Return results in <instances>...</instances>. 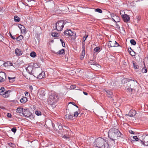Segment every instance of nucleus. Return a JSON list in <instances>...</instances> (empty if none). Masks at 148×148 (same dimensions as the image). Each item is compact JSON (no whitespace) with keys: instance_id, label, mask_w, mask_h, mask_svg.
<instances>
[{"instance_id":"f257e3e1","label":"nucleus","mask_w":148,"mask_h":148,"mask_svg":"<svg viewBox=\"0 0 148 148\" xmlns=\"http://www.w3.org/2000/svg\"><path fill=\"white\" fill-rule=\"evenodd\" d=\"M108 137L112 142V144H114L115 141L117 139L121 138L123 139L124 136L117 129L113 128L110 129L108 132Z\"/></svg>"},{"instance_id":"f03ea898","label":"nucleus","mask_w":148,"mask_h":148,"mask_svg":"<svg viewBox=\"0 0 148 148\" xmlns=\"http://www.w3.org/2000/svg\"><path fill=\"white\" fill-rule=\"evenodd\" d=\"M94 144L96 146L100 148H109V145L106 139L101 137L96 139Z\"/></svg>"},{"instance_id":"7ed1b4c3","label":"nucleus","mask_w":148,"mask_h":148,"mask_svg":"<svg viewBox=\"0 0 148 148\" xmlns=\"http://www.w3.org/2000/svg\"><path fill=\"white\" fill-rule=\"evenodd\" d=\"M64 25V22L63 20L57 22L55 25V27L53 28L54 30H56L58 31H60L62 29Z\"/></svg>"},{"instance_id":"20e7f679","label":"nucleus","mask_w":148,"mask_h":148,"mask_svg":"<svg viewBox=\"0 0 148 148\" xmlns=\"http://www.w3.org/2000/svg\"><path fill=\"white\" fill-rule=\"evenodd\" d=\"M49 100L51 104H53L56 102L58 100V97L57 94L53 93L50 95L49 97Z\"/></svg>"},{"instance_id":"39448f33","label":"nucleus","mask_w":148,"mask_h":148,"mask_svg":"<svg viewBox=\"0 0 148 148\" xmlns=\"http://www.w3.org/2000/svg\"><path fill=\"white\" fill-rule=\"evenodd\" d=\"M5 88L3 87H1L0 89V95H2L4 98H7L10 96L9 93L11 92L10 90H8L4 91Z\"/></svg>"},{"instance_id":"423d86ee","label":"nucleus","mask_w":148,"mask_h":148,"mask_svg":"<svg viewBox=\"0 0 148 148\" xmlns=\"http://www.w3.org/2000/svg\"><path fill=\"white\" fill-rule=\"evenodd\" d=\"M142 140L139 139V141H140V143L142 145H143L145 146H148V135H147L145 136H142Z\"/></svg>"},{"instance_id":"0eeeda50","label":"nucleus","mask_w":148,"mask_h":148,"mask_svg":"<svg viewBox=\"0 0 148 148\" xmlns=\"http://www.w3.org/2000/svg\"><path fill=\"white\" fill-rule=\"evenodd\" d=\"M22 114L21 115L22 116H24L25 117H29L32 116V113L29 109H24Z\"/></svg>"},{"instance_id":"6e6552de","label":"nucleus","mask_w":148,"mask_h":148,"mask_svg":"<svg viewBox=\"0 0 148 148\" xmlns=\"http://www.w3.org/2000/svg\"><path fill=\"white\" fill-rule=\"evenodd\" d=\"M103 91L106 92V95L109 98H112L113 96V93L111 90L107 88L103 89Z\"/></svg>"},{"instance_id":"1a4fd4ad","label":"nucleus","mask_w":148,"mask_h":148,"mask_svg":"<svg viewBox=\"0 0 148 148\" xmlns=\"http://www.w3.org/2000/svg\"><path fill=\"white\" fill-rule=\"evenodd\" d=\"M64 34L65 36H71L74 35L75 33L72 32L71 29H67L65 30Z\"/></svg>"},{"instance_id":"9d476101","label":"nucleus","mask_w":148,"mask_h":148,"mask_svg":"<svg viewBox=\"0 0 148 148\" xmlns=\"http://www.w3.org/2000/svg\"><path fill=\"white\" fill-rule=\"evenodd\" d=\"M111 15L113 20L116 23L120 21V18L117 15L113 13L111 14Z\"/></svg>"},{"instance_id":"9b49d317","label":"nucleus","mask_w":148,"mask_h":148,"mask_svg":"<svg viewBox=\"0 0 148 148\" xmlns=\"http://www.w3.org/2000/svg\"><path fill=\"white\" fill-rule=\"evenodd\" d=\"M120 14L124 22H127L130 20V17L127 14H121V12H120Z\"/></svg>"},{"instance_id":"f8f14e48","label":"nucleus","mask_w":148,"mask_h":148,"mask_svg":"<svg viewBox=\"0 0 148 148\" xmlns=\"http://www.w3.org/2000/svg\"><path fill=\"white\" fill-rule=\"evenodd\" d=\"M6 74L2 72H0V82H3L6 79Z\"/></svg>"},{"instance_id":"ddd939ff","label":"nucleus","mask_w":148,"mask_h":148,"mask_svg":"<svg viewBox=\"0 0 148 148\" xmlns=\"http://www.w3.org/2000/svg\"><path fill=\"white\" fill-rule=\"evenodd\" d=\"M35 75H34V77H36L37 76V78L39 79H41L44 77L45 76V73L44 72L42 71L41 72H40L38 75V74L35 73Z\"/></svg>"},{"instance_id":"4468645a","label":"nucleus","mask_w":148,"mask_h":148,"mask_svg":"<svg viewBox=\"0 0 148 148\" xmlns=\"http://www.w3.org/2000/svg\"><path fill=\"white\" fill-rule=\"evenodd\" d=\"M85 45L84 43L83 42L82 46V54L80 56V59L82 60H83L85 54Z\"/></svg>"},{"instance_id":"2eb2a0df","label":"nucleus","mask_w":148,"mask_h":148,"mask_svg":"<svg viewBox=\"0 0 148 148\" xmlns=\"http://www.w3.org/2000/svg\"><path fill=\"white\" fill-rule=\"evenodd\" d=\"M88 63L90 65H91L93 66H97L98 68L101 67V66L100 65L98 64L95 61L92 60H90Z\"/></svg>"},{"instance_id":"dca6fc26","label":"nucleus","mask_w":148,"mask_h":148,"mask_svg":"<svg viewBox=\"0 0 148 148\" xmlns=\"http://www.w3.org/2000/svg\"><path fill=\"white\" fill-rule=\"evenodd\" d=\"M136 114V111L134 110H130L128 114V115L130 117L133 116L135 115Z\"/></svg>"},{"instance_id":"f3484780","label":"nucleus","mask_w":148,"mask_h":148,"mask_svg":"<svg viewBox=\"0 0 148 148\" xmlns=\"http://www.w3.org/2000/svg\"><path fill=\"white\" fill-rule=\"evenodd\" d=\"M33 67L32 66H29L26 68V71L29 74H32V71L33 70Z\"/></svg>"},{"instance_id":"a211bd4d","label":"nucleus","mask_w":148,"mask_h":148,"mask_svg":"<svg viewBox=\"0 0 148 148\" xmlns=\"http://www.w3.org/2000/svg\"><path fill=\"white\" fill-rule=\"evenodd\" d=\"M15 53L16 56H20L22 55L23 53V52L20 49L18 48H16L15 50Z\"/></svg>"},{"instance_id":"6ab92c4d","label":"nucleus","mask_w":148,"mask_h":148,"mask_svg":"<svg viewBox=\"0 0 148 148\" xmlns=\"http://www.w3.org/2000/svg\"><path fill=\"white\" fill-rule=\"evenodd\" d=\"M108 47L109 48L112 47H114V42L110 41L108 44Z\"/></svg>"},{"instance_id":"aec40b11","label":"nucleus","mask_w":148,"mask_h":148,"mask_svg":"<svg viewBox=\"0 0 148 148\" xmlns=\"http://www.w3.org/2000/svg\"><path fill=\"white\" fill-rule=\"evenodd\" d=\"M13 64L10 62H7L4 63L3 65L5 67H8V66H12Z\"/></svg>"},{"instance_id":"412c9836","label":"nucleus","mask_w":148,"mask_h":148,"mask_svg":"<svg viewBox=\"0 0 148 148\" xmlns=\"http://www.w3.org/2000/svg\"><path fill=\"white\" fill-rule=\"evenodd\" d=\"M27 98L25 97H23L20 100L21 103H24L27 101Z\"/></svg>"},{"instance_id":"4be33fe9","label":"nucleus","mask_w":148,"mask_h":148,"mask_svg":"<svg viewBox=\"0 0 148 148\" xmlns=\"http://www.w3.org/2000/svg\"><path fill=\"white\" fill-rule=\"evenodd\" d=\"M24 109L21 108H18L16 110V111L17 113H23Z\"/></svg>"},{"instance_id":"5701e85b","label":"nucleus","mask_w":148,"mask_h":148,"mask_svg":"<svg viewBox=\"0 0 148 148\" xmlns=\"http://www.w3.org/2000/svg\"><path fill=\"white\" fill-rule=\"evenodd\" d=\"M51 35L54 37H58L59 36V35L58 33L55 32H52L51 33Z\"/></svg>"},{"instance_id":"b1692460","label":"nucleus","mask_w":148,"mask_h":148,"mask_svg":"<svg viewBox=\"0 0 148 148\" xmlns=\"http://www.w3.org/2000/svg\"><path fill=\"white\" fill-rule=\"evenodd\" d=\"M127 85H129L130 86H128V87L127 88V90L129 92L131 91V92H132L133 90V88H131V87H130V88L129 87L130 86H131V84H130V83L129 82H128L127 83Z\"/></svg>"},{"instance_id":"393cba45","label":"nucleus","mask_w":148,"mask_h":148,"mask_svg":"<svg viewBox=\"0 0 148 148\" xmlns=\"http://www.w3.org/2000/svg\"><path fill=\"white\" fill-rule=\"evenodd\" d=\"M65 116H66L67 119L69 120H72L73 119V115L66 114Z\"/></svg>"},{"instance_id":"a878e982","label":"nucleus","mask_w":148,"mask_h":148,"mask_svg":"<svg viewBox=\"0 0 148 148\" xmlns=\"http://www.w3.org/2000/svg\"><path fill=\"white\" fill-rule=\"evenodd\" d=\"M41 70L40 69H35L34 71V74L35 75V73H36V74H38V75L40 73L41 71Z\"/></svg>"},{"instance_id":"bb28decb","label":"nucleus","mask_w":148,"mask_h":148,"mask_svg":"<svg viewBox=\"0 0 148 148\" xmlns=\"http://www.w3.org/2000/svg\"><path fill=\"white\" fill-rule=\"evenodd\" d=\"M14 20L15 22H19L20 21V18L17 16H15L14 17Z\"/></svg>"},{"instance_id":"cd10ccee","label":"nucleus","mask_w":148,"mask_h":148,"mask_svg":"<svg viewBox=\"0 0 148 148\" xmlns=\"http://www.w3.org/2000/svg\"><path fill=\"white\" fill-rule=\"evenodd\" d=\"M30 55L31 57L34 58L36 56V53L35 52L32 51L30 53Z\"/></svg>"},{"instance_id":"c85d7f7f","label":"nucleus","mask_w":148,"mask_h":148,"mask_svg":"<svg viewBox=\"0 0 148 148\" xmlns=\"http://www.w3.org/2000/svg\"><path fill=\"white\" fill-rule=\"evenodd\" d=\"M130 43L133 45H135L136 44V42L134 39H131L130 40Z\"/></svg>"},{"instance_id":"c756f323","label":"nucleus","mask_w":148,"mask_h":148,"mask_svg":"<svg viewBox=\"0 0 148 148\" xmlns=\"http://www.w3.org/2000/svg\"><path fill=\"white\" fill-rule=\"evenodd\" d=\"M100 48L99 47H96L94 49V51H95V52H98L100 51Z\"/></svg>"},{"instance_id":"7c9ffc66","label":"nucleus","mask_w":148,"mask_h":148,"mask_svg":"<svg viewBox=\"0 0 148 148\" xmlns=\"http://www.w3.org/2000/svg\"><path fill=\"white\" fill-rule=\"evenodd\" d=\"M64 52V49H62L58 51V53L59 54H63Z\"/></svg>"},{"instance_id":"2f4dec72","label":"nucleus","mask_w":148,"mask_h":148,"mask_svg":"<svg viewBox=\"0 0 148 148\" xmlns=\"http://www.w3.org/2000/svg\"><path fill=\"white\" fill-rule=\"evenodd\" d=\"M95 12H98L100 13H102V10L99 8H97L96 9H95Z\"/></svg>"},{"instance_id":"473e14b6","label":"nucleus","mask_w":148,"mask_h":148,"mask_svg":"<svg viewBox=\"0 0 148 148\" xmlns=\"http://www.w3.org/2000/svg\"><path fill=\"white\" fill-rule=\"evenodd\" d=\"M35 114L37 116H40L41 115V112L39 111H36L35 112Z\"/></svg>"},{"instance_id":"72a5a7b5","label":"nucleus","mask_w":148,"mask_h":148,"mask_svg":"<svg viewBox=\"0 0 148 148\" xmlns=\"http://www.w3.org/2000/svg\"><path fill=\"white\" fill-rule=\"evenodd\" d=\"M8 145L9 146L12 147V148H14L15 147V145L14 143H10L8 144Z\"/></svg>"},{"instance_id":"f704fd0d","label":"nucleus","mask_w":148,"mask_h":148,"mask_svg":"<svg viewBox=\"0 0 148 148\" xmlns=\"http://www.w3.org/2000/svg\"><path fill=\"white\" fill-rule=\"evenodd\" d=\"M23 38V36L22 35H20L18 37L16 38V40L18 41H19L20 40H22Z\"/></svg>"},{"instance_id":"c9c22d12","label":"nucleus","mask_w":148,"mask_h":148,"mask_svg":"<svg viewBox=\"0 0 148 148\" xmlns=\"http://www.w3.org/2000/svg\"><path fill=\"white\" fill-rule=\"evenodd\" d=\"M142 71L143 73H147V70L146 67H143L142 70Z\"/></svg>"},{"instance_id":"e433bc0d","label":"nucleus","mask_w":148,"mask_h":148,"mask_svg":"<svg viewBox=\"0 0 148 148\" xmlns=\"http://www.w3.org/2000/svg\"><path fill=\"white\" fill-rule=\"evenodd\" d=\"M133 66H134V68L135 69H137L138 68V66H137L136 65V63H135L133 61Z\"/></svg>"},{"instance_id":"4c0bfd02","label":"nucleus","mask_w":148,"mask_h":148,"mask_svg":"<svg viewBox=\"0 0 148 148\" xmlns=\"http://www.w3.org/2000/svg\"><path fill=\"white\" fill-rule=\"evenodd\" d=\"M11 130L12 132L14 133H15L17 129L16 127H14L11 129Z\"/></svg>"},{"instance_id":"58836bf2","label":"nucleus","mask_w":148,"mask_h":148,"mask_svg":"<svg viewBox=\"0 0 148 148\" xmlns=\"http://www.w3.org/2000/svg\"><path fill=\"white\" fill-rule=\"evenodd\" d=\"M79 114L78 111H76L74 113V117H77Z\"/></svg>"},{"instance_id":"ea45409f","label":"nucleus","mask_w":148,"mask_h":148,"mask_svg":"<svg viewBox=\"0 0 148 148\" xmlns=\"http://www.w3.org/2000/svg\"><path fill=\"white\" fill-rule=\"evenodd\" d=\"M60 41L61 42H62V47H65V43L64 42L63 40L61 39H60Z\"/></svg>"},{"instance_id":"a19ab883","label":"nucleus","mask_w":148,"mask_h":148,"mask_svg":"<svg viewBox=\"0 0 148 148\" xmlns=\"http://www.w3.org/2000/svg\"><path fill=\"white\" fill-rule=\"evenodd\" d=\"M69 104H72L73 106H75L77 108H78V107L75 104V103L73 102H70L69 103Z\"/></svg>"},{"instance_id":"79ce46f5","label":"nucleus","mask_w":148,"mask_h":148,"mask_svg":"<svg viewBox=\"0 0 148 148\" xmlns=\"http://www.w3.org/2000/svg\"><path fill=\"white\" fill-rule=\"evenodd\" d=\"M18 27L21 29V31H22V28H25V27L24 26H23L21 24H20L18 26Z\"/></svg>"},{"instance_id":"37998d69","label":"nucleus","mask_w":148,"mask_h":148,"mask_svg":"<svg viewBox=\"0 0 148 148\" xmlns=\"http://www.w3.org/2000/svg\"><path fill=\"white\" fill-rule=\"evenodd\" d=\"M76 86L75 85H72L70 86V88L71 89H74L75 88H76Z\"/></svg>"},{"instance_id":"c03bdc74","label":"nucleus","mask_w":148,"mask_h":148,"mask_svg":"<svg viewBox=\"0 0 148 148\" xmlns=\"http://www.w3.org/2000/svg\"><path fill=\"white\" fill-rule=\"evenodd\" d=\"M133 138L136 141L138 140V138L136 136H134L133 137Z\"/></svg>"},{"instance_id":"a18cd8bd","label":"nucleus","mask_w":148,"mask_h":148,"mask_svg":"<svg viewBox=\"0 0 148 148\" xmlns=\"http://www.w3.org/2000/svg\"><path fill=\"white\" fill-rule=\"evenodd\" d=\"M92 66L91 67V68L95 70L97 69V67H98L97 66Z\"/></svg>"},{"instance_id":"49530a36","label":"nucleus","mask_w":148,"mask_h":148,"mask_svg":"<svg viewBox=\"0 0 148 148\" xmlns=\"http://www.w3.org/2000/svg\"><path fill=\"white\" fill-rule=\"evenodd\" d=\"M7 117L9 118H11L12 117V115L10 113H9L7 114Z\"/></svg>"},{"instance_id":"de8ad7c7","label":"nucleus","mask_w":148,"mask_h":148,"mask_svg":"<svg viewBox=\"0 0 148 148\" xmlns=\"http://www.w3.org/2000/svg\"><path fill=\"white\" fill-rule=\"evenodd\" d=\"M114 42L115 47L119 46V44L116 41H114Z\"/></svg>"},{"instance_id":"09e8293b","label":"nucleus","mask_w":148,"mask_h":148,"mask_svg":"<svg viewBox=\"0 0 148 148\" xmlns=\"http://www.w3.org/2000/svg\"><path fill=\"white\" fill-rule=\"evenodd\" d=\"M88 35H87V36H86V37H83V41L82 42V43L83 42V43H85V42H85V40H86V38H87L88 37Z\"/></svg>"},{"instance_id":"8fccbe9b","label":"nucleus","mask_w":148,"mask_h":148,"mask_svg":"<svg viewBox=\"0 0 148 148\" xmlns=\"http://www.w3.org/2000/svg\"><path fill=\"white\" fill-rule=\"evenodd\" d=\"M130 55L132 56H134V55L135 54V53L133 51L132 52L130 51Z\"/></svg>"},{"instance_id":"3c124183","label":"nucleus","mask_w":148,"mask_h":148,"mask_svg":"<svg viewBox=\"0 0 148 148\" xmlns=\"http://www.w3.org/2000/svg\"><path fill=\"white\" fill-rule=\"evenodd\" d=\"M129 132H130V133L131 134H134V132L132 131V130H129Z\"/></svg>"},{"instance_id":"603ef678","label":"nucleus","mask_w":148,"mask_h":148,"mask_svg":"<svg viewBox=\"0 0 148 148\" xmlns=\"http://www.w3.org/2000/svg\"><path fill=\"white\" fill-rule=\"evenodd\" d=\"M10 36L11 37V38L13 39H15V37L14 36H12L10 32Z\"/></svg>"},{"instance_id":"864d4df0","label":"nucleus","mask_w":148,"mask_h":148,"mask_svg":"<svg viewBox=\"0 0 148 148\" xmlns=\"http://www.w3.org/2000/svg\"><path fill=\"white\" fill-rule=\"evenodd\" d=\"M3 36L1 34H0V41H2V40H1V39H3Z\"/></svg>"},{"instance_id":"5fc2aeb1","label":"nucleus","mask_w":148,"mask_h":148,"mask_svg":"<svg viewBox=\"0 0 148 148\" xmlns=\"http://www.w3.org/2000/svg\"><path fill=\"white\" fill-rule=\"evenodd\" d=\"M136 18L138 20V21H139L140 20L141 17L140 16H136Z\"/></svg>"},{"instance_id":"6e6d98bb","label":"nucleus","mask_w":148,"mask_h":148,"mask_svg":"<svg viewBox=\"0 0 148 148\" xmlns=\"http://www.w3.org/2000/svg\"><path fill=\"white\" fill-rule=\"evenodd\" d=\"M8 79H9V80H10V82L11 81H10L11 80H12V82H13V81L14 78H13L8 77Z\"/></svg>"},{"instance_id":"4d7b16f0","label":"nucleus","mask_w":148,"mask_h":148,"mask_svg":"<svg viewBox=\"0 0 148 148\" xmlns=\"http://www.w3.org/2000/svg\"><path fill=\"white\" fill-rule=\"evenodd\" d=\"M116 27L118 28H120V27L119 26V25L117 23H116Z\"/></svg>"},{"instance_id":"13d9d810","label":"nucleus","mask_w":148,"mask_h":148,"mask_svg":"<svg viewBox=\"0 0 148 148\" xmlns=\"http://www.w3.org/2000/svg\"><path fill=\"white\" fill-rule=\"evenodd\" d=\"M62 137H63V138H68V137H67V136H66V135H64Z\"/></svg>"},{"instance_id":"bf43d9fd","label":"nucleus","mask_w":148,"mask_h":148,"mask_svg":"<svg viewBox=\"0 0 148 148\" xmlns=\"http://www.w3.org/2000/svg\"><path fill=\"white\" fill-rule=\"evenodd\" d=\"M83 93L85 95H88V93L86 92H83Z\"/></svg>"},{"instance_id":"052dcab7","label":"nucleus","mask_w":148,"mask_h":148,"mask_svg":"<svg viewBox=\"0 0 148 148\" xmlns=\"http://www.w3.org/2000/svg\"><path fill=\"white\" fill-rule=\"evenodd\" d=\"M23 30V32H25V28H22V31Z\"/></svg>"},{"instance_id":"680f3d73","label":"nucleus","mask_w":148,"mask_h":148,"mask_svg":"<svg viewBox=\"0 0 148 148\" xmlns=\"http://www.w3.org/2000/svg\"><path fill=\"white\" fill-rule=\"evenodd\" d=\"M52 125L53 126V128L54 129V127H55V125L54 124H53L52 122Z\"/></svg>"},{"instance_id":"e2e57ef3","label":"nucleus","mask_w":148,"mask_h":148,"mask_svg":"<svg viewBox=\"0 0 148 148\" xmlns=\"http://www.w3.org/2000/svg\"><path fill=\"white\" fill-rule=\"evenodd\" d=\"M29 94V93L28 92H26V93L25 94V95L26 96H27Z\"/></svg>"},{"instance_id":"0e129e2a","label":"nucleus","mask_w":148,"mask_h":148,"mask_svg":"<svg viewBox=\"0 0 148 148\" xmlns=\"http://www.w3.org/2000/svg\"><path fill=\"white\" fill-rule=\"evenodd\" d=\"M121 12V14H123V11H122V12L121 11V12H120V13Z\"/></svg>"},{"instance_id":"69168bd1","label":"nucleus","mask_w":148,"mask_h":148,"mask_svg":"<svg viewBox=\"0 0 148 148\" xmlns=\"http://www.w3.org/2000/svg\"><path fill=\"white\" fill-rule=\"evenodd\" d=\"M140 1V0H136V1Z\"/></svg>"},{"instance_id":"338daca9","label":"nucleus","mask_w":148,"mask_h":148,"mask_svg":"<svg viewBox=\"0 0 148 148\" xmlns=\"http://www.w3.org/2000/svg\"><path fill=\"white\" fill-rule=\"evenodd\" d=\"M32 88V86H30V88Z\"/></svg>"},{"instance_id":"774afa93","label":"nucleus","mask_w":148,"mask_h":148,"mask_svg":"<svg viewBox=\"0 0 148 148\" xmlns=\"http://www.w3.org/2000/svg\"><path fill=\"white\" fill-rule=\"evenodd\" d=\"M29 1H30V2H31V1H33V0H29Z\"/></svg>"}]
</instances>
